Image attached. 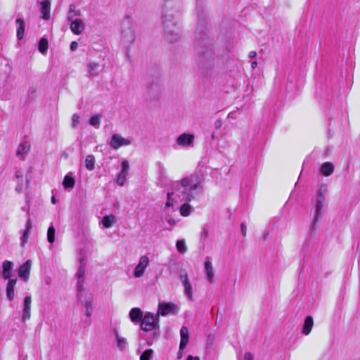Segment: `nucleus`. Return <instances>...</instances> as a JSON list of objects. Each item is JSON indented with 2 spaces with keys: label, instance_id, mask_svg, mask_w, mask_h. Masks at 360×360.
Segmentation results:
<instances>
[{
  "label": "nucleus",
  "instance_id": "1",
  "mask_svg": "<svg viewBox=\"0 0 360 360\" xmlns=\"http://www.w3.org/2000/svg\"><path fill=\"white\" fill-rule=\"evenodd\" d=\"M196 12L198 16V24L195 31L194 47L198 58V68L207 72L214 66L215 56L207 34L204 31L205 19L203 4L198 0L197 1Z\"/></svg>",
  "mask_w": 360,
  "mask_h": 360
},
{
  "label": "nucleus",
  "instance_id": "2",
  "mask_svg": "<svg viewBox=\"0 0 360 360\" xmlns=\"http://www.w3.org/2000/svg\"><path fill=\"white\" fill-rule=\"evenodd\" d=\"M200 180L196 174H191L181 179V181L175 182L172 186V191L167 193V201L165 207L173 206L172 197L175 195L181 201L190 202L194 198L193 192L200 186ZM191 206L186 202L180 207V214L183 217H188L191 213Z\"/></svg>",
  "mask_w": 360,
  "mask_h": 360
},
{
  "label": "nucleus",
  "instance_id": "3",
  "mask_svg": "<svg viewBox=\"0 0 360 360\" xmlns=\"http://www.w3.org/2000/svg\"><path fill=\"white\" fill-rule=\"evenodd\" d=\"M181 15V0H164L161 23L165 39L169 42H175L180 39L179 24Z\"/></svg>",
  "mask_w": 360,
  "mask_h": 360
},
{
  "label": "nucleus",
  "instance_id": "4",
  "mask_svg": "<svg viewBox=\"0 0 360 360\" xmlns=\"http://www.w3.org/2000/svg\"><path fill=\"white\" fill-rule=\"evenodd\" d=\"M159 328V317L158 315H153L150 312L145 314L141 323V328L146 332L152 331L153 334L150 338H148L146 340L147 345L150 346L153 345L155 339L158 338V334L156 332L157 328Z\"/></svg>",
  "mask_w": 360,
  "mask_h": 360
},
{
  "label": "nucleus",
  "instance_id": "5",
  "mask_svg": "<svg viewBox=\"0 0 360 360\" xmlns=\"http://www.w3.org/2000/svg\"><path fill=\"white\" fill-rule=\"evenodd\" d=\"M121 29L122 42L125 46L133 44L136 39V25L133 19L126 16L122 22Z\"/></svg>",
  "mask_w": 360,
  "mask_h": 360
},
{
  "label": "nucleus",
  "instance_id": "6",
  "mask_svg": "<svg viewBox=\"0 0 360 360\" xmlns=\"http://www.w3.org/2000/svg\"><path fill=\"white\" fill-rule=\"evenodd\" d=\"M77 260L79 262V266L77 271L75 275V278H77V296L79 298L81 297V294L84 290V282L85 279V268L86 265V255L82 250L79 251Z\"/></svg>",
  "mask_w": 360,
  "mask_h": 360
},
{
  "label": "nucleus",
  "instance_id": "7",
  "mask_svg": "<svg viewBox=\"0 0 360 360\" xmlns=\"http://www.w3.org/2000/svg\"><path fill=\"white\" fill-rule=\"evenodd\" d=\"M179 279L181 281L184 288V294L190 300H193V290L192 285L188 279V274L186 270H181L179 272Z\"/></svg>",
  "mask_w": 360,
  "mask_h": 360
},
{
  "label": "nucleus",
  "instance_id": "8",
  "mask_svg": "<svg viewBox=\"0 0 360 360\" xmlns=\"http://www.w3.org/2000/svg\"><path fill=\"white\" fill-rule=\"evenodd\" d=\"M130 144L131 141L129 139H125L120 134H114L111 136L110 146L112 148L115 150L118 149L121 146H129Z\"/></svg>",
  "mask_w": 360,
  "mask_h": 360
},
{
  "label": "nucleus",
  "instance_id": "9",
  "mask_svg": "<svg viewBox=\"0 0 360 360\" xmlns=\"http://www.w3.org/2000/svg\"><path fill=\"white\" fill-rule=\"evenodd\" d=\"M324 200L316 199V204L314 214L311 221V232L313 233L316 231V224L321 216V211L323 207Z\"/></svg>",
  "mask_w": 360,
  "mask_h": 360
},
{
  "label": "nucleus",
  "instance_id": "10",
  "mask_svg": "<svg viewBox=\"0 0 360 360\" xmlns=\"http://www.w3.org/2000/svg\"><path fill=\"white\" fill-rule=\"evenodd\" d=\"M149 264V259L147 256L143 255L140 257L139 262L136 266L134 276L136 278L141 277L145 272L146 267Z\"/></svg>",
  "mask_w": 360,
  "mask_h": 360
},
{
  "label": "nucleus",
  "instance_id": "11",
  "mask_svg": "<svg viewBox=\"0 0 360 360\" xmlns=\"http://www.w3.org/2000/svg\"><path fill=\"white\" fill-rule=\"evenodd\" d=\"M37 4L39 5L40 12L41 13V18L44 20H49L50 18V1L37 0Z\"/></svg>",
  "mask_w": 360,
  "mask_h": 360
},
{
  "label": "nucleus",
  "instance_id": "12",
  "mask_svg": "<svg viewBox=\"0 0 360 360\" xmlns=\"http://www.w3.org/2000/svg\"><path fill=\"white\" fill-rule=\"evenodd\" d=\"M32 261L27 260L21 266H20L18 271V276L24 281H27L30 277Z\"/></svg>",
  "mask_w": 360,
  "mask_h": 360
},
{
  "label": "nucleus",
  "instance_id": "13",
  "mask_svg": "<svg viewBox=\"0 0 360 360\" xmlns=\"http://www.w3.org/2000/svg\"><path fill=\"white\" fill-rule=\"evenodd\" d=\"M13 263L8 260H5L2 263V270L0 273V276L4 279L8 280L12 278V271L13 269Z\"/></svg>",
  "mask_w": 360,
  "mask_h": 360
},
{
  "label": "nucleus",
  "instance_id": "14",
  "mask_svg": "<svg viewBox=\"0 0 360 360\" xmlns=\"http://www.w3.org/2000/svg\"><path fill=\"white\" fill-rule=\"evenodd\" d=\"M194 141V136L190 134L184 133L176 139V143L182 147L191 146Z\"/></svg>",
  "mask_w": 360,
  "mask_h": 360
},
{
  "label": "nucleus",
  "instance_id": "15",
  "mask_svg": "<svg viewBox=\"0 0 360 360\" xmlns=\"http://www.w3.org/2000/svg\"><path fill=\"white\" fill-rule=\"evenodd\" d=\"M31 296H26L23 300V309L22 314V321L25 322L27 320L30 319L31 316Z\"/></svg>",
  "mask_w": 360,
  "mask_h": 360
},
{
  "label": "nucleus",
  "instance_id": "16",
  "mask_svg": "<svg viewBox=\"0 0 360 360\" xmlns=\"http://www.w3.org/2000/svg\"><path fill=\"white\" fill-rule=\"evenodd\" d=\"M70 28L75 34L79 35L84 30L85 23L82 19L76 18L71 21Z\"/></svg>",
  "mask_w": 360,
  "mask_h": 360
},
{
  "label": "nucleus",
  "instance_id": "17",
  "mask_svg": "<svg viewBox=\"0 0 360 360\" xmlns=\"http://www.w3.org/2000/svg\"><path fill=\"white\" fill-rule=\"evenodd\" d=\"M176 305L170 302H160L158 305V314L162 316H166L170 313H173Z\"/></svg>",
  "mask_w": 360,
  "mask_h": 360
},
{
  "label": "nucleus",
  "instance_id": "18",
  "mask_svg": "<svg viewBox=\"0 0 360 360\" xmlns=\"http://www.w3.org/2000/svg\"><path fill=\"white\" fill-rule=\"evenodd\" d=\"M129 170V162L127 160H124L122 162V170L120 172V174L117 176V183L118 185H120V186L124 185L125 180H126L127 175L128 174Z\"/></svg>",
  "mask_w": 360,
  "mask_h": 360
},
{
  "label": "nucleus",
  "instance_id": "19",
  "mask_svg": "<svg viewBox=\"0 0 360 360\" xmlns=\"http://www.w3.org/2000/svg\"><path fill=\"white\" fill-rule=\"evenodd\" d=\"M32 228V221L29 217L25 224V229L21 231L22 235L20 236V242L22 247H24L25 245L27 243Z\"/></svg>",
  "mask_w": 360,
  "mask_h": 360
},
{
  "label": "nucleus",
  "instance_id": "20",
  "mask_svg": "<svg viewBox=\"0 0 360 360\" xmlns=\"http://www.w3.org/2000/svg\"><path fill=\"white\" fill-rule=\"evenodd\" d=\"M129 315L131 321L134 323H141V321L144 316L141 309L137 307L132 308L130 310Z\"/></svg>",
  "mask_w": 360,
  "mask_h": 360
},
{
  "label": "nucleus",
  "instance_id": "21",
  "mask_svg": "<svg viewBox=\"0 0 360 360\" xmlns=\"http://www.w3.org/2000/svg\"><path fill=\"white\" fill-rule=\"evenodd\" d=\"M8 283L6 286V296L9 300H13L15 296L14 289L17 282L16 278L8 279Z\"/></svg>",
  "mask_w": 360,
  "mask_h": 360
},
{
  "label": "nucleus",
  "instance_id": "22",
  "mask_svg": "<svg viewBox=\"0 0 360 360\" xmlns=\"http://www.w3.org/2000/svg\"><path fill=\"white\" fill-rule=\"evenodd\" d=\"M188 330L186 327L183 326L180 330L181 342L179 345V349H184L188 342L189 335Z\"/></svg>",
  "mask_w": 360,
  "mask_h": 360
},
{
  "label": "nucleus",
  "instance_id": "23",
  "mask_svg": "<svg viewBox=\"0 0 360 360\" xmlns=\"http://www.w3.org/2000/svg\"><path fill=\"white\" fill-rule=\"evenodd\" d=\"M334 169H335V167L332 162H326L322 164V165L320 168V172L323 175H324L326 176H328L333 173Z\"/></svg>",
  "mask_w": 360,
  "mask_h": 360
},
{
  "label": "nucleus",
  "instance_id": "24",
  "mask_svg": "<svg viewBox=\"0 0 360 360\" xmlns=\"http://www.w3.org/2000/svg\"><path fill=\"white\" fill-rule=\"evenodd\" d=\"M15 22L18 25L16 33L17 39L18 40H21L24 37L25 22L22 18H17L15 20Z\"/></svg>",
  "mask_w": 360,
  "mask_h": 360
},
{
  "label": "nucleus",
  "instance_id": "25",
  "mask_svg": "<svg viewBox=\"0 0 360 360\" xmlns=\"http://www.w3.org/2000/svg\"><path fill=\"white\" fill-rule=\"evenodd\" d=\"M314 326L313 318L311 316H307L304 321V324L302 326V333L307 335L310 333L312 327Z\"/></svg>",
  "mask_w": 360,
  "mask_h": 360
},
{
  "label": "nucleus",
  "instance_id": "26",
  "mask_svg": "<svg viewBox=\"0 0 360 360\" xmlns=\"http://www.w3.org/2000/svg\"><path fill=\"white\" fill-rule=\"evenodd\" d=\"M205 271L207 280L210 283H212L214 278V271L212 262L210 260H206L205 262Z\"/></svg>",
  "mask_w": 360,
  "mask_h": 360
},
{
  "label": "nucleus",
  "instance_id": "27",
  "mask_svg": "<svg viewBox=\"0 0 360 360\" xmlns=\"http://www.w3.org/2000/svg\"><path fill=\"white\" fill-rule=\"evenodd\" d=\"M115 216L113 214L104 216L102 219V224L104 228H110L116 223Z\"/></svg>",
  "mask_w": 360,
  "mask_h": 360
},
{
  "label": "nucleus",
  "instance_id": "28",
  "mask_svg": "<svg viewBox=\"0 0 360 360\" xmlns=\"http://www.w3.org/2000/svg\"><path fill=\"white\" fill-rule=\"evenodd\" d=\"M48 48V39L46 37H43L38 42V49L41 54L46 55L47 53Z\"/></svg>",
  "mask_w": 360,
  "mask_h": 360
},
{
  "label": "nucleus",
  "instance_id": "29",
  "mask_svg": "<svg viewBox=\"0 0 360 360\" xmlns=\"http://www.w3.org/2000/svg\"><path fill=\"white\" fill-rule=\"evenodd\" d=\"M100 65L98 63L92 62L88 65V71L89 76L96 77L99 74Z\"/></svg>",
  "mask_w": 360,
  "mask_h": 360
},
{
  "label": "nucleus",
  "instance_id": "30",
  "mask_svg": "<svg viewBox=\"0 0 360 360\" xmlns=\"http://www.w3.org/2000/svg\"><path fill=\"white\" fill-rule=\"evenodd\" d=\"M115 335L117 340V347L122 351L124 350L127 345V340L124 338L120 336L117 330H115Z\"/></svg>",
  "mask_w": 360,
  "mask_h": 360
},
{
  "label": "nucleus",
  "instance_id": "31",
  "mask_svg": "<svg viewBox=\"0 0 360 360\" xmlns=\"http://www.w3.org/2000/svg\"><path fill=\"white\" fill-rule=\"evenodd\" d=\"M85 167L89 170L92 171L95 168V158L92 155H89L85 158Z\"/></svg>",
  "mask_w": 360,
  "mask_h": 360
},
{
  "label": "nucleus",
  "instance_id": "32",
  "mask_svg": "<svg viewBox=\"0 0 360 360\" xmlns=\"http://www.w3.org/2000/svg\"><path fill=\"white\" fill-rule=\"evenodd\" d=\"M101 115L96 114L93 115L89 121V123L91 126L94 127L96 129H98L101 125Z\"/></svg>",
  "mask_w": 360,
  "mask_h": 360
},
{
  "label": "nucleus",
  "instance_id": "33",
  "mask_svg": "<svg viewBox=\"0 0 360 360\" xmlns=\"http://www.w3.org/2000/svg\"><path fill=\"white\" fill-rule=\"evenodd\" d=\"M29 149H30V145L27 142L22 143L19 145V146L18 148L16 155L18 156L23 155L27 153Z\"/></svg>",
  "mask_w": 360,
  "mask_h": 360
},
{
  "label": "nucleus",
  "instance_id": "34",
  "mask_svg": "<svg viewBox=\"0 0 360 360\" xmlns=\"http://www.w3.org/2000/svg\"><path fill=\"white\" fill-rule=\"evenodd\" d=\"M328 191V186L325 184H322L320 186L319 190L317 193V198L316 199H321L324 200L326 199V194Z\"/></svg>",
  "mask_w": 360,
  "mask_h": 360
},
{
  "label": "nucleus",
  "instance_id": "35",
  "mask_svg": "<svg viewBox=\"0 0 360 360\" xmlns=\"http://www.w3.org/2000/svg\"><path fill=\"white\" fill-rule=\"evenodd\" d=\"M55 233L56 230L54 226L53 225L50 226L47 231V240L51 244L53 243L55 241Z\"/></svg>",
  "mask_w": 360,
  "mask_h": 360
},
{
  "label": "nucleus",
  "instance_id": "36",
  "mask_svg": "<svg viewBox=\"0 0 360 360\" xmlns=\"http://www.w3.org/2000/svg\"><path fill=\"white\" fill-rule=\"evenodd\" d=\"M176 247L177 250L181 253H185L187 251V247L184 240H179L176 241Z\"/></svg>",
  "mask_w": 360,
  "mask_h": 360
},
{
  "label": "nucleus",
  "instance_id": "37",
  "mask_svg": "<svg viewBox=\"0 0 360 360\" xmlns=\"http://www.w3.org/2000/svg\"><path fill=\"white\" fill-rule=\"evenodd\" d=\"M153 355V350L148 349L145 350L140 356V360H151Z\"/></svg>",
  "mask_w": 360,
  "mask_h": 360
},
{
  "label": "nucleus",
  "instance_id": "38",
  "mask_svg": "<svg viewBox=\"0 0 360 360\" xmlns=\"http://www.w3.org/2000/svg\"><path fill=\"white\" fill-rule=\"evenodd\" d=\"M84 307H85V310H86L85 314L88 318H89L91 316V312H92L91 300L86 299Z\"/></svg>",
  "mask_w": 360,
  "mask_h": 360
},
{
  "label": "nucleus",
  "instance_id": "39",
  "mask_svg": "<svg viewBox=\"0 0 360 360\" xmlns=\"http://www.w3.org/2000/svg\"><path fill=\"white\" fill-rule=\"evenodd\" d=\"M209 236V231L206 228H203L200 233V241L204 243Z\"/></svg>",
  "mask_w": 360,
  "mask_h": 360
},
{
  "label": "nucleus",
  "instance_id": "40",
  "mask_svg": "<svg viewBox=\"0 0 360 360\" xmlns=\"http://www.w3.org/2000/svg\"><path fill=\"white\" fill-rule=\"evenodd\" d=\"M71 13H74L75 15H80V10L75 11V6L74 5H69V15ZM71 17L69 15V21H70Z\"/></svg>",
  "mask_w": 360,
  "mask_h": 360
},
{
  "label": "nucleus",
  "instance_id": "41",
  "mask_svg": "<svg viewBox=\"0 0 360 360\" xmlns=\"http://www.w3.org/2000/svg\"><path fill=\"white\" fill-rule=\"evenodd\" d=\"M79 116L77 114H74L72 117V127L76 128L79 122Z\"/></svg>",
  "mask_w": 360,
  "mask_h": 360
},
{
  "label": "nucleus",
  "instance_id": "42",
  "mask_svg": "<svg viewBox=\"0 0 360 360\" xmlns=\"http://www.w3.org/2000/svg\"><path fill=\"white\" fill-rule=\"evenodd\" d=\"M75 180L74 177L69 174V188H72L75 186Z\"/></svg>",
  "mask_w": 360,
  "mask_h": 360
},
{
  "label": "nucleus",
  "instance_id": "43",
  "mask_svg": "<svg viewBox=\"0 0 360 360\" xmlns=\"http://www.w3.org/2000/svg\"><path fill=\"white\" fill-rule=\"evenodd\" d=\"M22 187H23L22 181H18V185L15 187V191L18 193H20L22 190Z\"/></svg>",
  "mask_w": 360,
  "mask_h": 360
},
{
  "label": "nucleus",
  "instance_id": "44",
  "mask_svg": "<svg viewBox=\"0 0 360 360\" xmlns=\"http://www.w3.org/2000/svg\"><path fill=\"white\" fill-rule=\"evenodd\" d=\"M222 120H217L215 123H214V127L216 129H219L222 126Z\"/></svg>",
  "mask_w": 360,
  "mask_h": 360
},
{
  "label": "nucleus",
  "instance_id": "45",
  "mask_svg": "<svg viewBox=\"0 0 360 360\" xmlns=\"http://www.w3.org/2000/svg\"><path fill=\"white\" fill-rule=\"evenodd\" d=\"M77 47H78V44H77V41H72L70 44V49H71V51H76Z\"/></svg>",
  "mask_w": 360,
  "mask_h": 360
},
{
  "label": "nucleus",
  "instance_id": "46",
  "mask_svg": "<svg viewBox=\"0 0 360 360\" xmlns=\"http://www.w3.org/2000/svg\"><path fill=\"white\" fill-rule=\"evenodd\" d=\"M240 230H241V232H242L243 235L244 236H245L247 228H246V226L245 225L244 223H242L240 224Z\"/></svg>",
  "mask_w": 360,
  "mask_h": 360
},
{
  "label": "nucleus",
  "instance_id": "47",
  "mask_svg": "<svg viewBox=\"0 0 360 360\" xmlns=\"http://www.w3.org/2000/svg\"><path fill=\"white\" fill-rule=\"evenodd\" d=\"M63 186L65 189H68V174H66L63 178Z\"/></svg>",
  "mask_w": 360,
  "mask_h": 360
},
{
  "label": "nucleus",
  "instance_id": "48",
  "mask_svg": "<svg viewBox=\"0 0 360 360\" xmlns=\"http://www.w3.org/2000/svg\"><path fill=\"white\" fill-rule=\"evenodd\" d=\"M15 177L18 179V181H22V174L20 172H16Z\"/></svg>",
  "mask_w": 360,
  "mask_h": 360
},
{
  "label": "nucleus",
  "instance_id": "49",
  "mask_svg": "<svg viewBox=\"0 0 360 360\" xmlns=\"http://www.w3.org/2000/svg\"><path fill=\"white\" fill-rule=\"evenodd\" d=\"M244 358H245V360H253L252 355L249 352H246L245 354Z\"/></svg>",
  "mask_w": 360,
  "mask_h": 360
},
{
  "label": "nucleus",
  "instance_id": "50",
  "mask_svg": "<svg viewBox=\"0 0 360 360\" xmlns=\"http://www.w3.org/2000/svg\"><path fill=\"white\" fill-rule=\"evenodd\" d=\"M256 56H257L256 51H252L249 53V58H254L256 57Z\"/></svg>",
  "mask_w": 360,
  "mask_h": 360
},
{
  "label": "nucleus",
  "instance_id": "51",
  "mask_svg": "<svg viewBox=\"0 0 360 360\" xmlns=\"http://www.w3.org/2000/svg\"><path fill=\"white\" fill-rule=\"evenodd\" d=\"M186 360H200V359L198 356L194 357L191 355H189L187 356Z\"/></svg>",
  "mask_w": 360,
  "mask_h": 360
},
{
  "label": "nucleus",
  "instance_id": "52",
  "mask_svg": "<svg viewBox=\"0 0 360 360\" xmlns=\"http://www.w3.org/2000/svg\"><path fill=\"white\" fill-rule=\"evenodd\" d=\"M252 68L255 69L257 66V63L256 61H253L251 64Z\"/></svg>",
  "mask_w": 360,
  "mask_h": 360
},
{
  "label": "nucleus",
  "instance_id": "53",
  "mask_svg": "<svg viewBox=\"0 0 360 360\" xmlns=\"http://www.w3.org/2000/svg\"><path fill=\"white\" fill-rule=\"evenodd\" d=\"M51 202L53 204H56V197L54 195H53L52 198H51Z\"/></svg>",
  "mask_w": 360,
  "mask_h": 360
},
{
  "label": "nucleus",
  "instance_id": "54",
  "mask_svg": "<svg viewBox=\"0 0 360 360\" xmlns=\"http://www.w3.org/2000/svg\"><path fill=\"white\" fill-rule=\"evenodd\" d=\"M212 139H215L214 133H212Z\"/></svg>",
  "mask_w": 360,
  "mask_h": 360
},
{
  "label": "nucleus",
  "instance_id": "55",
  "mask_svg": "<svg viewBox=\"0 0 360 360\" xmlns=\"http://www.w3.org/2000/svg\"><path fill=\"white\" fill-rule=\"evenodd\" d=\"M27 184H29V179L27 178Z\"/></svg>",
  "mask_w": 360,
  "mask_h": 360
}]
</instances>
